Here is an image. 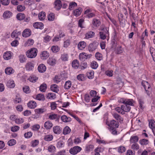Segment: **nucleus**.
Masks as SVG:
<instances>
[{"label": "nucleus", "mask_w": 155, "mask_h": 155, "mask_svg": "<svg viewBox=\"0 0 155 155\" xmlns=\"http://www.w3.org/2000/svg\"><path fill=\"white\" fill-rule=\"evenodd\" d=\"M48 19L49 21H53L55 18V15L53 13H50L48 16Z\"/></svg>", "instance_id": "6e6d98bb"}, {"label": "nucleus", "mask_w": 155, "mask_h": 155, "mask_svg": "<svg viewBox=\"0 0 155 155\" xmlns=\"http://www.w3.org/2000/svg\"><path fill=\"white\" fill-rule=\"evenodd\" d=\"M54 4V8L57 10L60 9L62 6L61 2L60 0H56Z\"/></svg>", "instance_id": "6ab92c4d"}, {"label": "nucleus", "mask_w": 155, "mask_h": 155, "mask_svg": "<svg viewBox=\"0 0 155 155\" xmlns=\"http://www.w3.org/2000/svg\"><path fill=\"white\" fill-rule=\"evenodd\" d=\"M62 80L61 77V75L55 76L54 79V81L56 83H58Z\"/></svg>", "instance_id": "3c124183"}, {"label": "nucleus", "mask_w": 155, "mask_h": 155, "mask_svg": "<svg viewBox=\"0 0 155 155\" xmlns=\"http://www.w3.org/2000/svg\"><path fill=\"white\" fill-rule=\"evenodd\" d=\"M79 65V63L77 59L73 60L72 62V66L74 68L77 69Z\"/></svg>", "instance_id": "7c9ffc66"}, {"label": "nucleus", "mask_w": 155, "mask_h": 155, "mask_svg": "<svg viewBox=\"0 0 155 155\" xmlns=\"http://www.w3.org/2000/svg\"><path fill=\"white\" fill-rule=\"evenodd\" d=\"M25 17V15L21 13H18L17 15V19L19 20H23L24 18Z\"/></svg>", "instance_id": "bf43d9fd"}, {"label": "nucleus", "mask_w": 155, "mask_h": 155, "mask_svg": "<svg viewBox=\"0 0 155 155\" xmlns=\"http://www.w3.org/2000/svg\"><path fill=\"white\" fill-rule=\"evenodd\" d=\"M19 60L21 63L25 62L26 60V57L24 54H20L19 56Z\"/></svg>", "instance_id": "a18cd8bd"}, {"label": "nucleus", "mask_w": 155, "mask_h": 155, "mask_svg": "<svg viewBox=\"0 0 155 155\" xmlns=\"http://www.w3.org/2000/svg\"><path fill=\"white\" fill-rule=\"evenodd\" d=\"M92 24L94 26L97 27L101 25V22L99 20L94 18L93 20Z\"/></svg>", "instance_id": "79ce46f5"}, {"label": "nucleus", "mask_w": 155, "mask_h": 155, "mask_svg": "<svg viewBox=\"0 0 155 155\" xmlns=\"http://www.w3.org/2000/svg\"><path fill=\"white\" fill-rule=\"evenodd\" d=\"M82 148L80 147L75 146L70 149L69 152L72 154L75 155L80 152Z\"/></svg>", "instance_id": "20e7f679"}, {"label": "nucleus", "mask_w": 155, "mask_h": 155, "mask_svg": "<svg viewBox=\"0 0 155 155\" xmlns=\"http://www.w3.org/2000/svg\"><path fill=\"white\" fill-rule=\"evenodd\" d=\"M120 101L121 102L124 104L121 105L124 114L125 112L130 111L131 109V107L130 106L134 105V101L132 99L121 98L120 99Z\"/></svg>", "instance_id": "f257e3e1"}, {"label": "nucleus", "mask_w": 155, "mask_h": 155, "mask_svg": "<svg viewBox=\"0 0 155 155\" xmlns=\"http://www.w3.org/2000/svg\"><path fill=\"white\" fill-rule=\"evenodd\" d=\"M139 142L141 145H147L149 143V141L148 140L146 139H143L140 140Z\"/></svg>", "instance_id": "052dcab7"}, {"label": "nucleus", "mask_w": 155, "mask_h": 155, "mask_svg": "<svg viewBox=\"0 0 155 155\" xmlns=\"http://www.w3.org/2000/svg\"><path fill=\"white\" fill-rule=\"evenodd\" d=\"M113 71L112 70H108L105 71V74L108 77H111L113 75Z\"/></svg>", "instance_id": "338daca9"}, {"label": "nucleus", "mask_w": 155, "mask_h": 155, "mask_svg": "<svg viewBox=\"0 0 155 155\" xmlns=\"http://www.w3.org/2000/svg\"><path fill=\"white\" fill-rule=\"evenodd\" d=\"M95 35V33L92 31L87 32L85 35V38L87 39L93 37Z\"/></svg>", "instance_id": "5701e85b"}, {"label": "nucleus", "mask_w": 155, "mask_h": 155, "mask_svg": "<svg viewBox=\"0 0 155 155\" xmlns=\"http://www.w3.org/2000/svg\"><path fill=\"white\" fill-rule=\"evenodd\" d=\"M21 34V32L18 31L17 30L14 31L11 34V36L12 38H17L19 35Z\"/></svg>", "instance_id": "c756f323"}, {"label": "nucleus", "mask_w": 155, "mask_h": 155, "mask_svg": "<svg viewBox=\"0 0 155 155\" xmlns=\"http://www.w3.org/2000/svg\"><path fill=\"white\" fill-rule=\"evenodd\" d=\"M24 121V119L21 118H19L15 119V122L17 124H20L23 123Z\"/></svg>", "instance_id": "680f3d73"}, {"label": "nucleus", "mask_w": 155, "mask_h": 155, "mask_svg": "<svg viewBox=\"0 0 155 155\" xmlns=\"http://www.w3.org/2000/svg\"><path fill=\"white\" fill-rule=\"evenodd\" d=\"M12 55V53L10 51L5 52L3 55V58L5 60H8L11 59Z\"/></svg>", "instance_id": "1a4fd4ad"}, {"label": "nucleus", "mask_w": 155, "mask_h": 155, "mask_svg": "<svg viewBox=\"0 0 155 155\" xmlns=\"http://www.w3.org/2000/svg\"><path fill=\"white\" fill-rule=\"evenodd\" d=\"M106 124L110 127V129L118 128L119 126V123L114 120H112L110 122H107Z\"/></svg>", "instance_id": "423d86ee"}, {"label": "nucleus", "mask_w": 155, "mask_h": 155, "mask_svg": "<svg viewBox=\"0 0 155 155\" xmlns=\"http://www.w3.org/2000/svg\"><path fill=\"white\" fill-rule=\"evenodd\" d=\"M51 49L53 53H57L60 50V48L58 46H53L51 47Z\"/></svg>", "instance_id": "09e8293b"}, {"label": "nucleus", "mask_w": 155, "mask_h": 155, "mask_svg": "<svg viewBox=\"0 0 155 155\" xmlns=\"http://www.w3.org/2000/svg\"><path fill=\"white\" fill-rule=\"evenodd\" d=\"M6 85L8 87L10 88H13L15 87V84L13 80H9L7 81L6 83Z\"/></svg>", "instance_id": "412c9836"}, {"label": "nucleus", "mask_w": 155, "mask_h": 155, "mask_svg": "<svg viewBox=\"0 0 155 155\" xmlns=\"http://www.w3.org/2000/svg\"><path fill=\"white\" fill-rule=\"evenodd\" d=\"M53 138V136L50 134L47 135L45 136L44 140L48 141H49L52 140Z\"/></svg>", "instance_id": "ea45409f"}, {"label": "nucleus", "mask_w": 155, "mask_h": 155, "mask_svg": "<svg viewBox=\"0 0 155 155\" xmlns=\"http://www.w3.org/2000/svg\"><path fill=\"white\" fill-rule=\"evenodd\" d=\"M45 17V12H41L38 15L39 19L41 21L44 20Z\"/></svg>", "instance_id": "37998d69"}, {"label": "nucleus", "mask_w": 155, "mask_h": 155, "mask_svg": "<svg viewBox=\"0 0 155 155\" xmlns=\"http://www.w3.org/2000/svg\"><path fill=\"white\" fill-rule=\"evenodd\" d=\"M84 15L86 17L91 18L95 16V15L92 12V10L90 9H87L84 12Z\"/></svg>", "instance_id": "6e6552de"}, {"label": "nucleus", "mask_w": 155, "mask_h": 155, "mask_svg": "<svg viewBox=\"0 0 155 155\" xmlns=\"http://www.w3.org/2000/svg\"><path fill=\"white\" fill-rule=\"evenodd\" d=\"M55 94L53 93H49L46 95L47 98L50 100H54L56 98Z\"/></svg>", "instance_id": "72a5a7b5"}, {"label": "nucleus", "mask_w": 155, "mask_h": 155, "mask_svg": "<svg viewBox=\"0 0 155 155\" xmlns=\"http://www.w3.org/2000/svg\"><path fill=\"white\" fill-rule=\"evenodd\" d=\"M82 11V9L81 8L76 9L73 11L74 15L76 17H78L81 15Z\"/></svg>", "instance_id": "393cba45"}, {"label": "nucleus", "mask_w": 155, "mask_h": 155, "mask_svg": "<svg viewBox=\"0 0 155 155\" xmlns=\"http://www.w3.org/2000/svg\"><path fill=\"white\" fill-rule=\"evenodd\" d=\"M38 69L39 72L43 73L46 71V68L44 64H41L38 66Z\"/></svg>", "instance_id": "dca6fc26"}, {"label": "nucleus", "mask_w": 155, "mask_h": 155, "mask_svg": "<svg viewBox=\"0 0 155 155\" xmlns=\"http://www.w3.org/2000/svg\"><path fill=\"white\" fill-rule=\"evenodd\" d=\"M31 32L29 29H25L22 33V35L24 37H28L29 36L31 35Z\"/></svg>", "instance_id": "f3484780"}, {"label": "nucleus", "mask_w": 155, "mask_h": 155, "mask_svg": "<svg viewBox=\"0 0 155 155\" xmlns=\"http://www.w3.org/2000/svg\"><path fill=\"white\" fill-rule=\"evenodd\" d=\"M97 48V45L96 43L90 44L88 47L89 51H92L95 50Z\"/></svg>", "instance_id": "cd10ccee"}, {"label": "nucleus", "mask_w": 155, "mask_h": 155, "mask_svg": "<svg viewBox=\"0 0 155 155\" xmlns=\"http://www.w3.org/2000/svg\"><path fill=\"white\" fill-rule=\"evenodd\" d=\"M47 88V85L45 83L41 84L39 87L40 91L42 92H45Z\"/></svg>", "instance_id": "4c0bfd02"}, {"label": "nucleus", "mask_w": 155, "mask_h": 155, "mask_svg": "<svg viewBox=\"0 0 155 155\" xmlns=\"http://www.w3.org/2000/svg\"><path fill=\"white\" fill-rule=\"evenodd\" d=\"M94 148V146L92 144H87L86 145L85 151L89 152L92 150Z\"/></svg>", "instance_id": "c85d7f7f"}, {"label": "nucleus", "mask_w": 155, "mask_h": 155, "mask_svg": "<svg viewBox=\"0 0 155 155\" xmlns=\"http://www.w3.org/2000/svg\"><path fill=\"white\" fill-rule=\"evenodd\" d=\"M77 4L75 2H71L70 3L69 6V9L70 10H72L75 7L77 6Z\"/></svg>", "instance_id": "0e129e2a"}, {"label": "nucleus", "mask_w": 155, "mask_h": 155, "mask_svg": "<svg viewBox=\"0 0 155 155\" xmlns=\"http://www.w3.org/2000/svg\"><path fill=\"white\" fill-rule=\"evenodd\" d=\"M46 110L44 108H40L35 110V112L37 114H42L45 112Z\"/></svg>", "instance_id": "4d7b16f0"}, {"label": "nucleus", "mask_w": 155, "mask_h": 155, "mask_svg": "<svg viewBox=\"0 0 155 155\" xmlns=\"http://www.w3.org/2000/svg\"><path fill=\"white\" fill-rule=\"evenodd\" d=\"M27 105L30 108L34 109L37 106V104L34 101H31L28 103Z\"/></svg>", "instance_id": "2eb2a0df"}, {"label": "nucleus", "mask_w": 155, "mask_h": 155, "mask_svg": "<svg viewBox=\"0 0 155 155\" xmlns=\"http://www.w3.org/2000/svg\"><path fill=\"white\" fill-rule=\"evenodd\" d=\"M100 30L101 31L100 32L99 34L100 38L103 40H104L107 38L108 40L109 39V28L106 27L104 28H101Z\"/></svg>", "instance_id": "f03ea898"}, {"label": "nucleus", "mask_w": 155, "mask_h": 155, "mask_svg": "<svg viewBox=\"0 0 155 155\" xmlns=\"http://www.w3.org/2000/svg\"><path fill=\"white\" fill-rule=\"evenodd\" d=\"M71 85V83L70 81H67L64 85V88L66 89H69Z\"/></svg>", "instance_id": "5fc2aeb1"}, {"label": "nucleus", "mask_w": 155, "mask_h": 155, "mask_svg": "<svg viewBox=\"0 0 155 155\" xmlns=\"http://www.w3.org/2000/svg\"><path fill=\"white\" fill-rule=\"evenodd\" d=\"M142 85L144 88L147 94L149 95L151 91L150 88V85L149 83L146 81H143L141 83Z\"/></svg>", "instance_id": "39448f33"}, {"label": "nucleus", "mask_w": 155, "mask_h": 155, "mask_svg": "<svg viewBox=\"0 0 155 155\" xmlns=\"http://www.w3.org/2000/svg\"><path fill=\"white\" fill-rule=\"evenodd\" d=\"M61 119L64 122L67 123L70 122L71 120V117H67L66 115H63L61 117Z\"/></svg>", "instance_id": "a878e982"}, {"label": "nucleus", "mask_w": 155, "mask_h": 155, "mask_svg": "<svg viewBox=\"0 0 155 155\" xmlns=\"http://www.w3.org/2000/svg\"><path fill=\"white\" fill-rule=\"evenodd\" d=\"M56 59L52 58H49L47 61L48 63L51 66L54 65L56 64Z\"/></svg>", "instance_id": "473e14b6"}, {"label": "nucleus", "mask_w": 155, "mask_h": 155, "mask_svg": "<svg viewBox=\"0 0 155 155\" xmlns=\"http://www.w3.org/2000/svg\"><path fill=\"white\" fill-rule=\"evenodd\" d=\"M33 97L38 100L41 101H44L45 100V97L44 95L42 94H39L36 95L35 97Z\"/></svg>", "instance_id": "b1692460"}, {"label": "nucleus", "mask_w": 155, "mask_h": 155, "mask_svg": "<svg viewBox=\"0 0 155 155\" xmlns=\"http://www.w3.org/2000/svg\"><path fill=\"white\" fill-rule=\"evenodd\" d=\"M53 124L49 120L46 121L44 124V127L47 130H49L52 127Z\"/></svg>", "instance_id": "9b49d317"}, {"label": "nucleus", "mask_w": 155, "mask_h": 155, "mask_svg": "<svg viewBox=\"0 0 155 155\" xmlns=\"http://www.w3.org/2000/svg\"><path fill=\"white\" fill-rule=\"evenodd\" d=\"M86 45V43L84 41H81L78 44V48L80 50H82L85 48Z\"/></svg>", "instance_id": "4468645a"}, {"label": "nucleus", "mask_w": 155, "mask_h": 155, "mask_svg": "<svg viewBox=\"0 0 155 155\" xmlns=\"http://www.w3.org/2000/svg\"><path fill=\"white\" fill-rule=\"evenodd\" d=\"M33 27L36 28L42 29L44 28V25L41 22H36L33 25Z\"/></svg>", "instance_id": "ddd939ff"}, {"label": "nucleus", "mask_w": 155, "mask_h": 155, "mask_svg": "<svg viewBox=\"0 0 155 155\" xmlns=\"http://www.w3.org/2000/svg\"><path fill=\"white\" fill-rule=\"evenodd\" d=\"M34 43V41L31 39H29L26 42L25 44L26 46H29L33 45Z\"/></svg>", "instance_id": "49530a36"}, {"label": "nucleus", "mask_w": 155, "mask_h": 155, "mask_svg": "<svg viewBox=\"0 0 155 155\" xmlns=\"http://www.w3.org/2000/svg\"><path fill=\"white\" fill-rule=\"evenodd\" d=\"M48 150L49 152L54 153L56 150V148L55 146L52 145H51L48 147Z\"/></svg>", "instance_id": "c03bdc74"}, {"label": "nucleus", "mask_w": 155, "mask_h": 155, "mask_svg": "<svg viewBox=\"0 0 155 155\" xmlns=\"http://www.w3.org/2000/svg\"><path fill=\"white\" fill-rule=\"evenodd\" d=\"M50 88L52 91L56 93H58L59 91V87L56 84L51 85Z\"/></svg>", "instance_id": "4be33fe9"}, {"label": "nucleus", "mask_w": 155, "mask_h": 155, "mask_svg": "<svg viewBox=\"0 0 155 155\" xmlns=\"http://www.w3.org/2000/svg\"><path fill=\"white\" fill-rule=\"evenodd\" d=\"M117 148L118 152L119 153H123L126 150L125 147L123 146H120Z\"/></svg>", "instance_id": "13d9d810"}, {"label": "nucleus", "mask_w": 155, "mask_h": 155, "mask_svg": "<svg viewBox=\"0 0 155 155\" xmlns=\"http://www.w3.org/2000/svg\"><path fill=\"white\" fill-rule=\"evenodd\" d=\"M61 128L58 126H54L53 128V130L54 133L56 134H60L61 133Z\"/></svg>", "instance_id": "f8f14e48"}, {"label": "nucleus", "mask_w": 155, "mask_h": 155, "mask_svg": "<svg viewBox=\"0 0 155 155\" xmlns=\"http://www.w3.org/2000/svg\"><path fill=\"white\" fill-rule=\"evenodd\" d=\"M139 146L137 143H133L131 146V148L134 150H137L139 149Z\"/></svg>", "instance_id": "8fccbe9b"}, {"label": "nucleus", "mask_w": 155, "mask_h": 155, "mask_svg": "<svg viewBox=\"0 0 155 155\" xmlns=\"http://www.w3.org/2000/svg\"><path fill=\"white\" fill-rule=\"evenodd\" d=\"M71 132V129L69 127L66 126L64 128L63 130V133L64 135H65L69 134Z\"/></svg>", "instance_id": "c9c22d12"}, {"label": "nucleus", "mask_w": 155, "mask_h": 155, "mask_svg": "<svg viewBox=\"0 0 155 155\" xmlns=\"http://www.w3.org/2000/svg\"><path fill=\"white\" fill-rule=\"evenodd\" d=\"M40 126L38 124H36L33 125L31 127V129L34 131L38 130L40 128Z\"/></svg>", "instance_id": "e2e57ef3"}, {"label": "nucleus", "mask_w": 155, "mask_h": 155, "mask_svg": "<svg viewBox=\"0 0 155 155\" xmlns=\"http://www.w3.org/2000/svg\"><path fill=\"white\" fill-rule=\"evenodd\" d=\"M138 137L137 136H131L130 138V143H136L138 140Z\"/></svg>", "instance_id": "f704fd0d"}, {"label": "nucleus", "mask_w": 155, "mask_h": 155, "mask_svg": "<svg viewBox=\"0 0 155 155\" xmlns=\"http://www.w3.org/2000/svg\"><path fill=\"white\" fill-rule=\"evenodd\" d=\"M94 72L93 71H90L88 72L87 73V76L89 79H92L94 77Z\"/></svg>", "instance_id": "58836bf2"}, {"label": "nucleus", "mask_w": 155, "mask_h": 155, "mask_svg": "<svg viewBox=\"0 0 155 155\" xmlns=\"http://www.w3.org/2000/svg\"><path fill=\"white\" fill-rule=\"evenodd\" d=\"M16 143V141L14 139H12L9 140L8 142V144L9 146H12Z\"/></svg>", "instance_id": "774afa93"}, {"label": "nucleus", "mask_w": 155, "mask_h": 155, "mask_svg": "<svg viewBox=\"0 0 155 155\" xmlns=\"http://www.w3.org/2000/svg\"><path fill=\"white\" fill-rule=\"evenodd\" d=\"M14 72V70L12 67H7L5 70V73L8 75L12 74Z\"/></svg>", "instance_id": "bb28decb"}, {"label": "nucleus", "mask_w": 155, "mask_h": 155, "mask_svg": "<svg viewBox=\"0 0 155 155\" xmlns=\"http://www.w3.org/2000/svg\"><path fill=\"white\" fill-rule=\"evenodd\" d=\"M17 77L22 81H25L26 79V75L23 72L18 73Z\"/></svg>", "instance_id": "a211bd4d"}, {"label": "nucleus", "mask_w": 155, "mask_h": 155, "mask_svg": "<svg viewBox=\"0 0 155 155\" xmlns=\"http://www.w3.org/2000/svg\"><path fill=\"white\" fill-rule=\"evenodd\" d=\"M91 56V54H88L85 52H82L79 54V58L80 60L84 61L87 58H90Z\"/></svg>", "instance_id": "0eeeda50"}, {"label": "nucleus", "mask_w": 155, "mask_h": 155, "mask_svg": "<svg viewBox=\"0 0 155 155\" xmlns=\"http://www.w3.org/2000/svg\"><path fill=\"white\" fill-rule=\"evenodd\" d=\"M91 68L93 69H96L98 67V64L97 62L95 61H92L91 64Z\"/></svg>", "instance_id": "864d4df0"}, {"label": "nucleus", "mask_w": 155, "mask_h": 155, "mask_svg": "<svg viewBox=\"0 0 155 155\" xmlns=\"http://www.w3.org/2000/svg\"><path fill=\"white\" fill-rule=\"evenodd\" d=\"M12 12L9 11H5L3 13V16L5 18H8L12 16Z\"/></svg>", "instance_id": "2f4dec72"}, {"label": "nucleus", "mask_w": 155, "mask_h": 155, "mask_svg": "<svg viewBox=\"0 0 155 155\" xmlns=\"http://www.w3.org/2000/svg\"><path fill=\"white\" fill-rule=\"evenodd\" d=\"M68 56L67 53H64L61 54V58L63 61H68Z\"/></svg>", "instance_id": "a19ab883"}, {"label": "nucleus", "mask_w": 155, "mask_h": 155, "mask_svg": "<svg viewBox=\"0 0 155 155\" xmlns=\"http://www.w3.org/2000/svg\"><path fill=\"white\" fill-rule=\"evenodd\" d=\"M149 125L150 127L152 130V131L153 132V129H154L155 122L153 120H151L149 123Z\"/></svg>", "instance_id": "de8ad7c7"}, {"label": "nucleus", "mask_w": 155, "mask_h": 155, "mask_svg": "<svg viewBox=\"0 0 155 155\" xmlns=\"http://www.w3.org/2000/svg\"><path fill=\"white\" fill-rule=\"evenodd\" d=\"M64 143L62 141L60 140L58 141L57 144V147L58 148H61L64 146Z\"/></svg>", "instance_id": "69168bd1"}, {"label": "nucleus", "mask_w": 155, "mask_h": 155, "mask_svg": "<svg viewBox=\"0 0 155 155\" xmlns=\"http://www.w3.org/2000/svg\"><path fill=\"white\" fill-rule=\"evenodd\" d=\"M38 51L36 48H32L26 51V54L28 58H33L36 56Z\"/></svg>", "instance_id": "7ed1b4c3"}, {"label": "nucleus", "mask_w": 155, "mask_h": 155, "mask_svg": "<svg viewBox=\"0 0 155 155\" xmlns=\"http://www.w3.org/2000/svg\"><path fill=\"white\" fill-rule=\"evenodd\" d=\"M116 53L117 54H120L122 53L124 51V49L121 46H117L115 50Z\"/></svg>", "instance_id": "e433bc0d"}, {"label": "nucleus", "mask_w": 155, "mask_h": 155, "mask_svg": "<svg viewBox=\"0 0 155 155\" xmlns=\"http://www.w3.org/2000/svg\"><path fill=\"white\" fill-rule=\"evenodd\" d=\"M38 78L34 75L31 76L28 79V80L32 82H35L38 80Z\"/></svg>", "instance_id": "603ef678"}, {"label": "nucleus", "mask_w": 155, "mask_h": 155, "mask_svg": "<svg viewBox=\"0 0 155 155\" xmlns=\"http://www.w3.org/2000/svg\"><path fill=\"white\" fill-rule=\"evenodd\" d=\"M49 55V52L47 51H44L41 53L40 57L42 59L45 60L48 57Z\"/></svg>", "instance_id": "9d476101"}, {"label": "nucleus", "mask_w": 155, "mask_h": 155, "mask_svg": "<svg viewBox=\"0 0 155 155\" xmlns=\"http://www.w3.org/2000/svg\"><path fill=\"white\" fill-rule=\"evenodd\" d=\"M25 67L27 70L31 71L34 68V64L31 62H28L25 65Z\"/></svg>", "instance_id": "aec40b11"}]
</instances>
